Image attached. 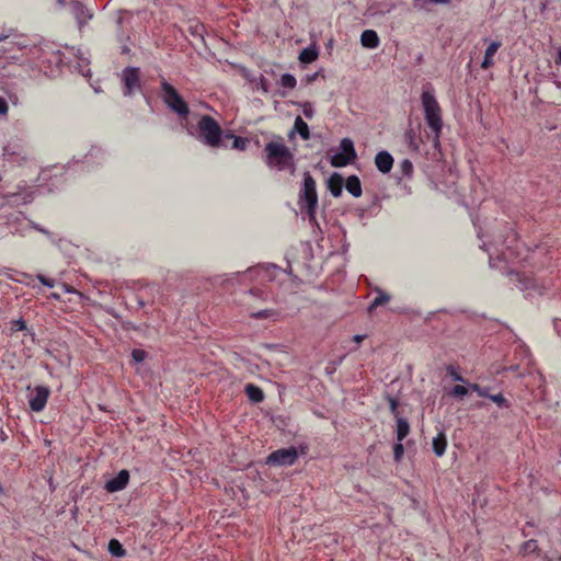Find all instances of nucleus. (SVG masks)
I'll use <instances>...</instances> for the list:
<instances>
[{
  "instance_id": "nucleus-1",
  "label": "nucleus",
  "mask_w": 561,
  "mask_h": 561,
  "mask_svg": "<svg viewBox=\"0 0 561 561\" xmlns=\"http://www.w3.org/2000/svg\"><path fill=\"white\" fill-rule=\"evenodd\" d=\"M421 103L424 110L425 122L434 134V141L438 142L443 129L442 108L436 100L434 88L431 84L423 88Z\"/></svg>"
},
{
  "instance_id": "nucleus-2",
  "label": "nucleus",
  "mask_w": 561,
  "mask_h": 561,
  "mask_svg": "<svg viewBox=\"0 0 561 561\" xmlns=\"http://www.w3.org/2000/svg\"><path fill=\"white\" fill-rule=\"evenodd\" d=\"M266 163L278 170L294 168V154L290 150L279 141H270L265 146Z\"/></svg>"
},
{
  "instance_id": "nucleus-3",
  "label": "nucleus",
  "mask_w": 561,
  "mask_h": 561,
  "mask_svg": "<svg viewBox=\"0 0 561 561\" xmlns=\"http://www.w3.org/2000/svg\"><path fill=\"white\" fill-rule=\"evenodd\" d=\"M161 98L165 105L174 112L179 117L186 118L190 114L188 104L180 95L176 89L170 84L165 79L160 82Z\"/></svg>"
},
{
  "instance_id": "nucleus-4",
  "label": "nucleus",
  "mask_w": 561,
  "mask_h": 561,
  "mask_svg": "<svg viewBox=\"0 0 561 561\" xmlns=\"http://www.w3.org/2000/svg\"><path fill=\"white\" fill-rule=\"evenodd\" d=\"M198 137L207 146L219 147L222 129L220 125L209 115H204L198 122Z\"/></svg>"
},
{
  "instance_id": "nucleus-5",
  "label": "nucleus",
  "mask_w": 561,
  "mask_h": 561,
  "mask_svg": "<svg viewBox=\"0 0 561 561\" xmlns=\"http://www.w3.org/2000/svg\"><path fill=\"white\" fill-rule=\"evenodd\" d=\"M300 203H305L306 213L310 220H314L318 206L316 181L309 172L304 174V191L300 194Z\"/></svg>"
},
{
  "instance_id": "nucleus-6",
  "label": "nucleus",
  "mask_w": 561,
  "mask_h": 561,
  "mask_svg": "<svg viewBox=\"0 0 561 561\" xmlns=\"http://www.w3.org/2000/svg\"><path fill=\"white\" fill-rule=\"evenodd\" d=\"M340 152L333 154L330 163L334 168H344L357 159L354 142L350 138H343L340 142Z\"/></svg>"
},
{
  "instance_id": "nucleus-7",
  "label": "nucleus",
  "mask_w": 561,
  "mask_h": 561,
  "mask_svg": "<svg viewBox=\"0 0 561 561\" xmlns=\"http://www.w3.org/2000/svg\"><path fill=\"white\" fill-rule=\"evenodd\" d=\"M298 458L296 447L280 448L271 453L267 457L266 463L271 466H291Z\"/></svg>"
},
{
  "instance_id": "nucleus-8",
  "label": "nucleus",
  "mask_w": 561,
  "mask_h": 561,
  "mask_svg": "<svg viewBox=\"0 0 561 561\" xmlns=\"http://www.w3.org/2000/svg\"><path fill=\"white\" fill-rule=\"evenodd\" d=\"M50 390L46 386H36L32 393L28 404L33 412H41L45 409L48 401Z\"/></svg>"
},
{
  "instance_id": "nucleus-9",
  "label": "nucleus",
  "mask_w": 561,
  "mask_h": 561,
  "mask_svg": "<svg viewBox=\"0 0 561 561\" xmlns=\"http://www.w3.org/2000/svg\"><path fill=\"white\" fill-rule=\"evenodd\" d=\"M123 81L125 84V95H130L140 90L139 68L127 67L123 70Z\"/></svg>"
},
{
  "instance_id": "nucleus-10",
  "label": "nucleus",
  "mask_w": 561,
  "mask_h": 561,
  "mask_svg": "<svg viewBox=\"0 0 561 561\" xmlns=\"http://www.w3.org/2000/svg\"><path fill=\"white\" fill-rule=\"evenodd\" d=\"M129 482V472L126 469L121 470L116 477L105 483V490L110 493L124 490Z\"/></svg>"
},
{
  "instance_id": "nucleus-11",
  "label": "nucleus",
  "mask_w": 561,
  "mask_h": 561,
  "mask_svg": "<svg viewBox=\"0 0 561 561\" xmlns=\"http://www.w3.org/2000/svg\"><path fill=\"white\" fill-rule=\"evenodd\" d=\"M375 165L379 172L389 173L393 167V158L388 151H379L375 156Z\"/></svg>"
},
{
  "instance_id": "nucleus-12",
  "label": "nucleus",
  "mask_w": 561,
  "mask_h": 561,
  "mask_svg": "<svg viewBox=\"0 0 561 561\" xmlns=\"http://www.w3.org/2000/svg\"><path fill=\"white\" fill-rule=\"evenodd\" d=\"M502 46L501 42L499 41H492L490 42V44L488 45L485 51H484V58L481 62V69L483 70H488L490 69L491 67L494 66V55L497 53V50L500 49V47Z\"/></svg>"
},
{
  "instance_id": "nucleus-13",
  "label": "nucleus",
  "mask_w": 561,
  "mask_h": 561,
  "mask_svg": "<svg viewBox=\"0 0 561 561\" xmlns=\"http://www.w3.org/2000/svg\"><path fill=\"white\" fill-rule=\"evenodd\" d=\"M72 14L78 23L79 28H81L88 22V20L92 18V14H90L85 7L80 2H75L72 4Z\"/></svg>"
},
{
  "instance_id": "nucleus-14",
  "label": "nucleus",
  "mask_w": 561,
  "mask_h": 561,
  "mask_svg": "<svg viewBox=\"0 0 561 561\" xmlns=\"http://www.w3.org/2000/svg\"><path fill=\"white\" fill-rule=\"evenodd\" d=\"M360 44L365 48H377L380 44V39L377 32L374 30H365L360 35Z\"/></svg>"
},
{
  "instance_id": "nucleus-15",
  "label": "nucleus",
  "mask_w": 561,
  "mask_h": 561,
  "mask_svg": "<svg viewBox=\"0 0 561 561\" xmlns=\"http://www.w3.org/2000/svg\"><path fill=\"white\" fill-rule=\"evenodd\" d=\"M344 180L339 173H333L328 181V188L334 197H339L343 191Z\"/></svg>"
},
{
  "instance_id": "nucleus-16",
  "label": "nucleus",
  "mask_w": 561,
  "mask_h": 561,
  "mask_svg": "<svg viewBox=\"0 0 561 561\" xmlns=\"http://www.w3.org/2000/svg\"><path fill=\"white\" fill-rule=\"evenodd\" d=\"M250 317L253 319H270L278 321L282 318V312L278 309H262L259 311H251Z\"/></svg>"
},
{
  "instance_id": "nucleus-17",
  "label": "nucleus",
  "mask_w": 561,
  "mask_h": 561,
  "mask_svg": "<svg viewBox=\"0 0 561 561\" xmlns=\"http://www.w3.org/2000/svg\"><path fill=\"white\" fill-rule=\"evenodd\" d=\"M345 187H346V191L354 197L362 196L363 190H362V184H360L358 176L350 175L346 179Z\"/></svg>"
},
{
  "instance_id": "nucleus-18",
  "label": "nucleus",
  "mask_w": 561,
  "mask_h": 561,
  "mask_svg": "<svg viewBox=\"0 0 561 561\" xmlns=\"http://www.w3.org/2000/svg\"><path fill=\"white\" fill-rule=\"evenodd\" d=\"M244 392L249 400L254 403H260L265 398L263 390L253 383L245 385Z\"/></svg>"
},
{
  "instance_id": "nucleus-19",
  "label": "nucleus",
  "mask_w": 561,
  "mask_h": 561,
  "mask_svg": "<svg viewBox=\"0 0 561 561\" xmlns=\"http://www.w3.org/2000/svg\"><path fill=\"white\" fill-rule=\"evenodd\" d=\"M433 451L437 457L444 456L447 447V438L443 432H439L432 442Z\"/></svg>"
},
{
  "instance_id": "nucleus-20",
  "label": "nucleus",
  "mask_w": 561,
  "mask_h": 561,
  "mask_svg": "<svg viewBox=\"0 0 561 561\" xmlns=\"http://www.w3.org/2000/svg\"><path fill=\"white\" fill-rule=\"evenodd\" d=\"M294 130L299 134V136L304 140L310 139V131L307 123L300 117L297 116L294 122Z\"/></svg>"
},
{
  "instance_id": "nucleus-21",
  "label": "nucleus",
  "mask_w": 561,
  "mask_h": 561,
  "mask_svg": "<svg viewBox=\"0 0 561 561\" xmlns=\"http://www.w3.org/2000/svg\"><path fill=\"white\" fill-rule=\"evenodd\" d=\"M319 54L314 47L304 48L299 54V61L301 64H310L317 60Z\"/></svg>"
},
{
  "instance_id": "nucleus-22",
  "label": "nucleus",
  "mask_w": 561,
  "mask_h": 561,
  "mask_svg": "<svg viewBox=\"0 0 561 561\" xmlns=\"http://www.w3.org/2000/svg\"><path fill=\"white\" fill-rule=\"evenodd\" d=\"M410 433V424L405 419L398 417L397 420V439L402 442Z\"/></svg>"
},
{
  "instance_id": "nucleus-23",
  "label": "nucleus",
  "mask_w": 561,
  "mask_h": 561,
  "mask_svg": "<svg viewBox=\"0 0 561 561\" xmlns=\"http://www.w3.org/2000/svg\"><path fill=\"white\" fill-rule=\"evenodd\" d=\"M108 551L113 557L123 558L126 556V550L117 539L108 541Z\"/></svg>"
},
{
  "instance_id": "nucleus-24",
  "label": "nucleus",
  "mask_w": 561,
  "mask_h": 561,
  "mask_svg": "<svg viewBox=\"0 0 561 561\" xmlns=\"http://www.w3.org/2000/svg\"><path fill=\"white\" fill-rule=\"evenodd\" d=\"M226 138H230V139L233 140L232 148L238 149V150H245L247 149V146H248V142H249V140L247 138H243V137H240V136H234L232 134H227Z\"/></svg>"
},
{
  "instance_id": "nucleus-25",
  "label": "nucleus",
  "mask_w": 561,
  "mask_h": 561,
  "mask_svg": "<svg viewBox=\"0 0 561 561\" xmlns=\"http://www.w3.org/2000/svg\"><path fill=\"white\" fill-rule=\"evenodd\" d=\"M389 300H390V296L388 294L379 291L378 296L375 297V299L370 304L369 311H371L373 309H375L379 306L387 304Z\"/></svg>"
},
{
  "instance_id": "nucleus-26",
  "label": "nucleus",
  "mask_w": 561,
  "mask_h": 561,
  "mask_svg": "<svg viewBox=\"0 0 561 561\" xmlns=\"http://www.w3.org/2000/svg\"><path fill=\"white\" fill-rule=\"evenodd\" d=\"M280 84L284 88L294 89L296 87V84H297V80H296V78L293 75L284 73L280 77Z\"/></svg>"
},
{
  "instance_id": "nucleus-27",
  "label": "nucleus",
  "mask_w": 561,
  "mask_h": 561,
  "mask_svg": "<svg viewBox=\"0 0 561 561\" xmlns=\"http://www.w3.org/2000/svg\"><path fill=\"white\" fill-rule=\"evenodd\" d=\"M404 141L409 144V147L412 150H417L419 149V144L415 140V133H414V130L412 128L408 129L404 133Z\"/></svg>"
},
{
  "instance_id": "nucleus-28",
  "label": "nucleus",
  "mask_w": 561,
  "mask_h": 561,
  "mask_svg": "<svg viewBox=\"0 0 561 561\" xmlns=\"http://www.w3.org/2000/svg\"><path fill=\"white\" fill-rule=\"evenodd\" d=\"M469 388L474 391L479 397L490 398L491 393L489 392V387H482L479 383H470Z\"/></svg>"
},
{
  "instance_id": "nucleus-29",
  "label": "nucleus",
  "mask_w": 561,
  "mask_h": 561,
  "mask_svg": "<svg viewBox=\"0 0 561 561\" xmlns=\"http://www.w3.org/2000/svg\"><path fill=\"white\" fill-rule=\"evenodd\" d=\"M489 399L493 401L499 408H510L508 400L502 393L491 394Z\"/></svg>"
},
{
  "instance_id": "nucleus-30",
  "label": "nucleus",
  "mask_w": 561,
  "mask_h": 561,
  "mask_svg": "<svg viewBox=\"0 0 561 561\" xmlns=\"http://www.w3.org/2000/svg\"><path fill=\"white\" fill-rule=\"evenodd\" d=\"M468 394V388L461 385H456L449 392V396L455 398H462Z\"/></svg>"
},
{
  "instance_id": "nucleus-31",
  "label": "nucleus",
  "mask_w": 561,
  "mask_h": 561,
  "mask_svg": "<svg viewBox=\"0 0 561 561\" xmlns=\"http://www.w3.org/2000/svg\"><path fill=\"white\" fill-rule=\"evenodd\" d=\"M147 357V353L144 350L135 348L131 352V358L135 363H141Z\"/></svg>"
},
{
  "instance_id": "nucleus-32",
  "label": "nucleus",
  "mask_w": 561,
  "mask_h": 561,
  "mask_svg": "<svg viewBox=\"0 0 561 561\" xmlns=\"http://www.w3.org/2000/svg\"><path fill=\"white\" fill-rule=\"evenodd\" d=\"M447 374L455 381L466 382L465 378L455 369L454 366H448L447 367Z\"/></svg>"
},
{
  "instance_id": "nucleus-33",
  "label": "nucleus",
  "mask_w": 561,
  "mask_h": 561,
  "mask_svg": "<svg viewBox=\"0 0 561 561\" xmlns=\"http://www.w3.org/2000/svg\"><path fill=\"white\" fill-rule=\"evenodd\" d=\"M404 454V447L403 445L401 444V442H398L394 446H393V456H394V460L396 461H400L402 456Z\"/></svg>"
},
{
  "instance_id": "nucleus-34",
  "label": "nucleus",
  "mask_w": 561,
  "mask_h": 561,
  "mask_svg": "<svg viewBox=\"0 0 561 561\" xmlns=\"http://www.w3.org/2000/svg\"><path fill=\"white\" fill-rule=\"evenodd\" d=\"M301 108H302V114L307 117V118H312L313 114H314V111L312 108V105L310 102H304L301 104Z\"/></svg>"
},
{
  "instance_id": "nucleus-35",
  "label": "nucleus",
  "mask_w": 561,
  "mask_h": 561,
  "mask_svg": "<svg viewBox=\"0 0 561 561\" xmlns=\"http://www.w3.org/2000/svg\"><path fill=\"white\" fill-rule=\"evenodd\" d=\"M401 170L404 175H410L413 172V164L410 160L404 159L401 162Z\"/></svg>"
},
{
  "instance_id": "nucleus-36",
  "label": "nucleus",
  "mask_w": 561,
  "mask_h": 561,
  "mask_svg": "<svg viewBox=\"0 0 561 561\" xmlns=\"http://www.w3.org/2000/svg\"><path fill=\"white\" fill-rule=\"evenodd\" d=\"M537 541L534 540V539H530L528 541H526L523 546V549L526 553H531V552H535L536 549H537Z\"/></svg>"
},
{
  "instance_id": "nucleus-37",
  "label": "nucleus",
  "mask_w": 561,
  "mask_h": 561,
  "mask_svg": "<svg viewBox=\"0 0 561 561\" xmlns=\"http://www.w3.org/2000/svg\"><path fill=\"white\" fill-rule=\"evenodd\" d=\"M37 279L44 285V286H47V287H54L55 286V280L51 279V278H48L42 274H38L37 276Z\"/></svg>"
},
{
  "instance_id": "nucleus-38",
  "label": "nucleus",
  "mask_w": 561,
  "mask_h": 561,
  "mask_svg": "<svg viewBox=\"0 0 561 561\" xmlns=\"http://www.w3.org/2000/svg\"><path fill=\"white\" fill-rule=\"evenodd\" d=\"M13 329L16 331H23L26 329V323L24 320L20 319L13 322Z\"/></svg>"
},
{
  "instance_id": "nucleus-39",
  "label": "nucleus",
  "mask_w": 561,
  "mask_h": 561,
  "mask_svg": "<svg viewBox=\"0 0 561 561\" xmlns=\"http://www.w3.org/2000/svg\"><path fill=\"white\" fill-rule=\"evenodd\" d=\"M9 111V106L7 101L3 98H0V115L7 114Z\"/></svg>"
},
{
  "instance_id": "nucleus-40",
  "label": "nucleus",
  "mask_w": 561,
  "mask_h": 561,
  "mask_svg": "<svg viewBox=\"0 0 561 561\" xmlns=\"http://www.w3.org/2000/svg\"><path fill=\"white\" fill-rule=\"evenodd\" d=\"M397 408H398V402L396 399H390V410L392 413H396L397 412Z\"/></svg>"
},
{
  "instance_id": "nucleus-41",
  "label": "nucleus",
  "mask_w": 561,
  "mask_h": 561,
  "mask_svg": "<svg viewBox=\"0 0 561 561\" xmlns=\"http://www.w3.org/2000/svg\"><path fill=\"white\" fill-rule=\"evenodd\" d=\"M365 339V335H354L353 340L356 343H360Z\"/></svg>"
},
{
  "instance_id": "nucleus-42",
  "label": "nucleus",
  "mask_w": 561,
  "mask_h": 561,
  "mask_svg": "<svg viewBox=\"0 0 561 561\" xmlns=\"http://www.w3.org/2000/svg\"><path fill=\"white\" fill-rule=\"evenodd\" d=\"M50 297H51V298H54V299H56V300H59V299H60V295H59V294H57V293H53V294L50 295Z\"/></svg>"
},
{
  "instance_id": "nucleus-43",
  "label": "nucleus",
  "mask_w": 561,
  "mask_h": 561,
  "mask_svg": "<svg viewBox=\"0 0 561 561\" xmlns=\"http://www.w3.org/2000/svg\"><path fill=\"white\" fill-rule=\"evenodd\" d=\"M8 38H9V36H5V37H3V38H1V37H0V42H1V41H3L5 44H7V43H8V44H12L13 42H12V41L8 42Z\"/></svg>"
},
{
  "instance_id": "nucleus-44",
  "label": "nucleus",
  "mask_w": 561,
  "mask_h": 561,
  "mask_svg": "<svg viewBox=\"0 0 561 561\" xmlns=\"http://www.w3.org/2000/svg\"><path fill=\"white\" fill-rule=\"evenodd\" d=\"M256 291H259V289H251V290H250V293H251L252 295H255V293H256Z\"/></svg>"
},
{
  "instance_id": "nucleus-45",
  "label": "nucleus",
  "mask_w": 561,
  "mask_h": 561,
  "mask_svg": "<svg viewBox=\"0 0 561 561\" xmlns=\"http://www.w3.org/2000/svg\"><path fill=\"white\" fill-rule=\"evenodd\" d=\"M559 62L561 64V51L559 53Z\"/></svg>"
}]
</instances>
